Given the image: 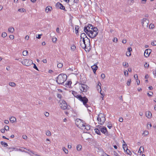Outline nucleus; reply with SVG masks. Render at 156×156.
<instances>
[{"label": "nucleus", "mask_w": 156, "mask_h": 156, "mask_svg": "<svg viewBox=\"0 0 156 156\" xmlns=\"http://www.w3.org/2000/svg\"><path fill=\"white\" fill-rule=\"evenodd\" d=\"M94 27H93L91 24H88L87 26H85L84 28V31L85 32L87 35L89 34L91 31L93 30Z\"/></svg>", "instance_id": "39448f33"}, {"label": "nucleus", "mask_w": 156, "mask_h": 156, "mask_svg": "<svg viewBox=\"0 0 156 156\" xmlns=\"http://www.w3.org/2000/svg\"><path fill=\"white\" fill-rule=\"evenodd\" d=\"M1 144L2 145H4L5 147H6L8 146V144L7 143L3 141H1Z\"/></svg>", "instance_id": "bb28decb"}, {"label": "nucleus", "mask_w": 156, "mask_h": 156, "mask_svg": "<svg viewBox=\"0 0 156 156\" xmlns=\"http://www.w3.org/2000/svg\"><path fill=\"white\" fill-rule=\"evenodd\" d=\"M33 65H34V66H33L34 68L36 69L37 70H38V69L37 67V66H36V64H35L33 63Z\"/></svg>", "instance_id": "c03bdc74"}, {"label": "nucleus", "mask_w": 156, "mask_h": 156, "mask_svg": "<svg viewBox=\"0 0 156 156\" xmlns=\"http://www.w3.org/2000/svg\"><path fill=\"white\" fill-rule=\"evenodd\" d=\"M91 68L92 69L94 73H96L97 70L98 69V67L97 66V64H94L93 66H91Z\"/></svg>", "instance_id": "4468645a"}, {"label": "nucleus", "mask_w": 156, "mask_h": 156, "mask_svg": "<svg viewBox=\"0 0 156 156\" xmlns=\"http://www.w3.org/2000/svg\"><path fill=\"white\" fill-rule=\"evenodd\" d=\"M146 115L147 118L150 119L151 117L152 114L150 112L148 111L146 112Z\"/></svg>", "instance_id": "2eb2a0df"}, {"label": "nucleus", "mask_w": 156, "mask_h": 156, "mask_svg": "<svg viewBox=\"0 0 156 156\" xmlns=\"http://www.w3.org/2000/svg\"><path fill=\"white\" fill-rule=\"evenodd\" d=\"M57 40V39L56 38H53L52 39V41L53 42H55Z\"/></svg>", "instance_id": "603ef678"}, {"label": "nucleus", "mask_w": 156, "mask_h": 156, "mask_svg": "<svg viewBox=\"0 0 156 156\" xmlns=\"http://www.w3.org/2000/svg\"><path fill=\"white\" fill-rule=\"evenodd\" d=\"M57 97L58 98L61 99L62 98V95L61 94H58L57 95Z\"/></svg>", "instance_id": "bf43d9fd"}, {"label": "nucleus", "mask_w": 156, "mask_h": 156, "mask_svg": "<svg viewBox=\"0 0 156 156\" xmlns=\"http://www.w3.org/2000/svg\"><path fill=\"white\" fill-rule=\"evenodd\" d=\"M63 151H64L65 153L67 154L68 153V150L66 149L65 147H64L62 148Z\"/></svg>", "instance_id": "c756f323"}, {"label": "nucleus", "mask_w": 156, "mask_h": 156, "mask_svg": "<svg viewBox=\"0 0 156 156\" xmlns=\"http://www.w3.org/2000/svg\"><path fill=\"white\" fill-rule=\"evenodd\" d=\"M151 45L153 46L156 45V41H154L151 42Z\"/></svg>", "instance_id": "49530a36"}, {"label": "nucleus", "mask_w": 156, "mask_h": 156, "mask_svg": "<svg viewBox=\"0 0 156 156\" xmlns=\"http://www.w3.org/2000/svg\"><path fill=\"white\" fill-rule=\"evenodd\" d=\"M23 55L24 56H26L27 55V54L26 53V52L24 51H23Z\"/></svg>", "instance_id": "69168bd1"}, {"label": "nucleus", "mask_w": 156, "mask_h": 156, "mask_svg": "<svg viewBox=\"0 0 156 156\" xmlns=\"http://www.w3.org/2000/svg\"><path fill=\"white\" fill-rule=\"evenodd\" d=\"M114 154L115 156H120L115 151H114Z\"/></svg>", "instance_id": "de8ad7c7"}, {"label": "nucleus", "mask_w": 156, "mask_h": 156, "mask_svg": "<svg viewBox=\"0 0 156 156\" xmlns=\"http://www.w3.org/2000/svg\"><path fill=\"white\" fill-rule=\"evenodd\" d=\"M18 11L20 12H26V10L23 8L19 9L18 10Z\"/></svg>", "instance_id": "473e14b6"}, {"label": "nucleus", "mask_w": 156, "mask_h": 156, "mask_svg": "<svg viewBox=\"0 0 156 156\" xmlns=\"http://www.w3.org/2000/svg\"><path fill=\"white\" fill-rule=\"evenodd\" d=\"M151 50L150 49H146L144 53V55L146 57H148L150 53L151 52Z\"/></svg>", "instance_id": "9b49d317"}, {"label": "nucleus", "mask_w": 156, "mask_h": 156, "mask_svg": "<svg viewBox=\"0 0 156 156\" xmlns=\"http://www.w3.org/2000/svg\"><path fill=\"white\" fill-rule=\"evenodd\" d=\"M148 131H145L143 133V135H144V136L148 135Z\"/></svg>", "instance_id": "58836bf2"}, {"label": "nucleus", "mask_w": 156, "mask_h": 156, "mask_svg": "<svg viewBox=\"0 0 156 156\" xmlns=\"http://www.w3.org/2000/svg\"><path fill=\"white\" fill-rule=\"evenodd\" d=\"M52 9V8L51 7L49 6H47L46 7V9L45 11L47 12H48V11H51V9Z\"/></svg>", "instance_id": "4be33fe9"}, {"label": "nucleus", "mask_w": 156, "mask_h": 156, "mask_svg": "<svg viewBox=\"0 0 156 156\" xmlns=\"http://www.w3.org/2000/svg\"><path fill=\"white\" fill-rule=\"evenodd\" d=\"M123 141L124 142V144L122 145V147L124 151H126V149H127V148H128L127 145L126 144L124 140H123Z\"/></svg>", "instance_id": "aec40b11"}, {"label": "nucleus", "mask_w": 156, "mask_h": 156, "mask_svg": "<svg viewBox=\"0 0 156 156\" xmlns=\"http://www.w3.org/2000/svg\"><path fill=\"white\" fill-rule=\"evenodd\" d=\"M131 55L130 52L129 51H127L126 53V55L128 56H130Z\"/></svg>", "instance_id": "09e8293b"}, {"label": "nucleus", "mask_w": 156, "mask_h": 156, "mask_svg": "<svg viewBox=\"0 0 156 156\" xmlns=\"http://www.w3.org/2000/svg\"><path fill=\"white\" fill-rule=\"evenodd\" d=\"M105 118L104 117H103L102 118H100L99 119L100 121H98V123L100 124V125H102L104 123L105 121Z\"/></svg>", "instance_id": "ddd939ff"}, {"label": "nucleus", "mask_w": 156, "mask_h": 156, "mask_svg": "<svg viewBox=\"0 0 156 156\" xmlns=\"http://www.w3.org/2000/svg\"><path fill=\"white\" fill-rule=\"evenodd\" d=\"M98 29L97 27H94L93 30L91 31L89 34H87V35L91 38H94L97 36L98 32Z\"/></svg>", "instance_id": "20e7f679"}, {"label": "nucleus", "mask_w": 156, "mask_h": 156, "mask_svg": "<svg viewBox=\"0 0 156 156\" xmlns=\"http://www.w3.org/2000/svg\"><path fill=\"white\" fill-rule=\"evenodd\" d=\"M150 94H149V93H147V94L149 96V97H151L152 96V95H153V93L152 92H151V91H150L149 92Z\"/></svg>", "instance_id": "ea45409f"}, {"label": "nucleus", "mask_w": 156, "mask_h": 156, "mask_svg": "<svg viewBox=\"0 0 156 156\" xmlns=\"http://www.w3.org/2000/svg\"><path fill=\"white\" fill-rule=\"evenodd\" d=\"M107 127L109 129H111V128L112 127V125L111 123V122H108V124L107 126Z\"/></svg>", "instance_id": "4c0bfd02"}, {"label": "nucleus", "mask_w": 156, "mask_h": 156, "mask_svg": "<svg viewBox=\"0 0 156 156\" xmlns=\"http://www.w3.org/2000/svg\"><path fill=\"white\" fill-rule=\"evenodd\" d=\"M9 120L12 122H14L16 121V118L14 117H11L10 119Z\"/></svg>", "instance_id": "412c9836"}, {"label": "nucleus", "mask_w": 156, "mask_h": 156, "mask_svg": "<svg viewBox=\"0 0 156 156\" xmlns=\"http://www.w3.org/2000/svg\"><path fill=\"white\" fill-rule=\"evenodd\" d=\"M124 74L125 76H128V73L127 71L124 72Z\"/></svg>", "instance_id": "8fccbe9b"}, {"label": "nucleus", "mask_w": 156, "mask_h": 156, "mask_svg": "<svg viewBox=\"0 0 156 156\" xmlns=\"http://www.w3.org/2000/svg\"><path fill=\"white\" fill-rule=\"evenodd\" d=\"M132 49L131 47H129L127 49V51H129L130 52L131 51H132Z\"/></svg>", "instance_id": "4d7b16f0"}, {"label": "nucleus", "mask_w": 156, "mask_h": 156, "mask_svg": "<svg viewBox=\"0 0 156 156\" xmlns=\"http://www.w3.org/2000/svg\"><path fill=\"white\" fill-rule=\"evenodd\" d=\"M8 31L10 32L13 33L14 31V29L13 27H11L9 28Z\"/></svg>", "instance_id": "b1692460"}, {"label": "nucleus", "mask_w": 156, "mask_h": 156, "mask_svg": "<svg viewBox=\"0 0 156 156\" xmlns=\"http://www.w3.org/2000/svg\"><path fill=\"white\" fill-rule=\"evenodd\" d=\"M82 147V146L81 145H78L76 147L77 150L78 151H80L81 150Z\"/></svg>", "instance_id": "393cba45"}, {"label": "nucleus", "mask_w": 156, "mask_h": 156, "mask_svg": "<svg viewBox=\"0 0 156 156\" xmlns=\"http://www.w3.org/2000/svg\"><path fill=\"white\" fill-rule=\"evenodd\" d=\"M79 29V26H76L75 27V30H78Z\"/></svg>", "instance_id": "e2e57ef3"}, {"label": "nucleus", "mask_w": 156, "mask_h": 156, "mask_svg": "<svg viewBox=\"0 0 156 156\" xmlns=\"http://www.w3.org/2000/svg\"><path fill=\"white\" fill-rule=\"evenodd\" d=\"M67 78V76L66 74H61L56 78V81L59 84H62L66 80Z\"/></svg>", "instance_id": "f03ea898"}, {"label": "nucleus", "mask_w": 156, "mask_h": 156, "mask_svg": "<svg viewBox=\"0 0 156 156\" xmlns=\"http://www.w3.org/2000/svg\"><path fill=\"white\" fill-rule=\"evenodd\" d=\"M63 64L61 63H59L57 64V66L59 68H61L63 66Z\"/></svg>", "instance_id": "7c9ffc66"}, {"label": "nucleus", "mask_w": 156, "mask_h": 156, "mask_svg": "<svg viewBox=\"0 0 156 156\" xmlns=\"http://www.w3.org/2000/svg\"><path fill=\"white\" fill-rule=\"evenodd\" d=\"M149 66V64H147V63H146L144 65V66L145 67H148Z\"/></svg>", "instance_id": "052dcab7"}, {"label": "nucleus", "mask_w": 156, "mask_h": 156, "mask_svg": "<svg viewBox=\"0 0 156 156\" xmlns=\"http://www.w3.org/2000/svg\"><path fill=\"white\" fill-rule=\"evenodd\" d=\"M56 6L59 9L64 10L66 11V10L65 9V6L60 2H58L56 3Z\"/></svg>", "instance_id": "9d476101"}, {"label": "nucleus", "mask_w": 156, "mask_h": 156, "mask_svg": "<svg viewBox=\"0 0 156 156\" xmlns=\"http://www.w3.org/2000/svg\"><path fill=\"white\" fill-rule=\"evenodd\" d=\"M100 130L102 133L105 134L106 135H107L108 134L107 128L105 127H103L101 128L100 129Z\"/></svg>", "instance_id": "f8f14e48"}, {"label": "nucleus", "mask_w": 156, "mask_h": 156, "mask_svg": "<svg viewBox=\"0 0 156 156\" xmlns=\"http://www.w3.org/2000/svg\"><path fill=\"white\" fill-rule=\"evenodd\" d=\"M80 43L81 47L83 48L86 49H90V40L88 38H86L80 40Z\"/></svg>", "instance_id": "f257e3e1"}, {"label": "nucleus", "mask_w": 156, "mask_h": 156, "mask_svg": "<svg viewBox=\"0 0 156 156\" xmlns=\"http://www.w3.org/2000/svg\"><path fill=\"white\" fill-rule=\"evenodd\" d=\"M104 115L102 113H100L98 114V117L97 118V119L98 121H99V119L104 117Z\"/></svg>", "instance_id": "6ab92c4d"}, {"label": "nucleus", "mask_w": 156, "mask_h": 156, "mask_svg": "<svg viewBox=\"0 0 156 156\" xmlns=\"http://www.w3.org/2000/svg\"><path fill=\"white\" fill-rule=\"evenodd\" d=\"M72 93L75 97L78 99H79V98H80V96H81L80 95H78L77 93L74 91H72Z\"/></svg>", "instance_id": "dca6fc26"}, {"label": "nucleus", "mask_w": 156, "mask_h": 156, "mask_svg": "<svg viewBox=\"0 0 156 156\" xmlns=\"http://www.w3.org/2000/svg\"><path fill=\"white\" fill-rule=\"evenodd\" d=\"M5 129H1V130H0V131L2 133H4L5 132Z\"/></svg>", "instance_id": "0e129e2a"}, {"label": "nucleus", "mask_w": 156, "mask_h": 156, "mask_svg": "<svg viewBox=\"0 0 156 156\" xmlns=\"http://www.w3.org/2000/svg\"><path fill=\"white\" fill-rule=\"evenodd\" d=\"M6 131H7V130H9V127L8 126H5L4 127V129Z\"/></svg>", "instance_id": "a19ab883"}, {"label": "nucleus", "mask_w": 156, "mask_h": 156, "mask_svg": "<svg viewBox=\"0 0 156 156\" xmlns=\"http://www.w3.org/2000/svg\"><path fill=\"white\" fill-rule=\"evenodd\" d=\"M141 149H143V151H144V147H143L141 146L140 147V148L139 151H138V152L140 153H142V151L141 150Z\"/></svg>", "instance_id": "79ce46f5"}, {"label": "nucleus", "mask_w": 156, "mask_h": 156, "mask_svg": "<svg viewBox=\"0 0 156 156\" xmlns=\"http://www.w3.org/2000/svg\"><path fill=\"white\" fill-rule=\"evenodd\" d=\"M21 63L24 65L28 66L33 64L32 60L25 59L23 61H21Z\"/></svg>", "instance_id": "6e6552de"}, {"label": "nucleus", "mask_w": 156, "mask_h": 156, "mask_svg": "<svg viewBox=\"0 0 156 156\" xmlns=\"http://www.w3.org/2000/svg\"><path fill=\"white\" fill-rule=\"evenodd\" d=\"M46 134L47 136H50L51 135V133L50 131L49 130H47L46 132Z\"/></svg>", "instance_id": "72a5a7b5"}, {"label": "nucleus", "mask_w": 156, "mask_h": 156, "mask_svg": "<svg viewBox=\"0 0 156 156\" xmlns=\"http://www.w3.org/2000/svg\"><path fill=\"white\" fill-rule=\"evenodd\" d=\"M101 90H100V93L102 95V96L101 97V98H102V100H103L104 97V94H103V93H101Z\"/></svg>", "instance_id": "37998d69"}, {"label": "nucleus", "mask_w": 156, "mask_h": 156, "mask_svg": "<svg viewBox=\"0 0 156 156\" xmlns=\"http://www.w3.org/2000/svg\"><path fill=\"white\" fill-rule=\"evenodd\" d=\"M88 38L86 34L84 33H82L80 35V39L82 40V39H83L84 38Z\"/></svg>", "instance_id": "a211bd4d"}, {"label": "nucleus", "mask_w": 156, "mask_h": 156, "mask_svg": "<svg viewBox=\"0 0 156 156\" xmlns=\"http://www.w3.org/2000/svg\"><path fill=\"white\" fill-rule=\"evenodd\" d=\"M131 82V79H129L127 82V84L128 86H129L130 85V83Z\"/></svg>", "instance_id": "f704fd0d"}, {"label": "nucleus", "mask_w": 156, "mask_h": 156, "mask_svg": "<svg viewBox=\"0 0 156 156\" xmlns=\"http://www.w3.org/2000/svg\"><path fill=\"white\" fill-rule=\"evenodd\" d=\"M72 83V82L71 81H68L67 82V83L66 84V85H67L68 86H69Z\"/></svg>", "instance_id": "3c124183"}, {"label": "nucleus", "mask_w": 156, "mask_h": 156, "mask_svg": "<svg viewBox=\"0 0 156 156\" xmlns=\"http://www.w3.org/2000/svg\"><path fill=\"white\" fill-rule=\"evenodd\" d=\"M151 126H152V125L151 123H148L147 124V128L148 129H150Z\"/></svg>", "instance_id": "e433bc0d"}, {"label": "nucleus", "mask_w": 156, "mask_h": 156, "mask_svg": "<svg viewBox=\"0 0 156 156\" xmlns=\"http://www.w3.org/2000/svg\"><path fill=\"white\" fill-rule=\"evenodd\" d=\"M78 99L83 103V105L86 107L88 108L89 107V106L87 104L88 101V100L86 97H82L81 96H80Z\"/></svg>", "instance_id": "423d86ee"}, {"label": "nucleus", "mask_w": 156, "mask_h": 156, "mask_svg": "<svg viewBox=\"0 0 156 156\" xmlns=\"http://www.w3.org/2000/svg\"><path fill=\"white\" fill-rule=\"evenodd\" d=\"M76 125L79 127L81 129H83L84 127L85 129L87 130H89L90 128V126L89 125H87L86 126L84 125L83 122H81V120L79 119V121H77L76 123Z\"/></svg>", "instance_id": "7ed1b4c3"}, {"label": "nucleus", "mask_w": 156, "mask_h": 156, "mask_svg": "<svg viewBox=\"0 0 156 156\" xmlns=\"http://www.w3.org/2000/svg\"><path fill=\"white\" fill-rule=\"evenodd\" d=\"M148 20H147L146 18H144L143 21L141 23L142 24L143 26H144V22H145V23L147 26L148 25Z\"/></svg>", "instance_id": "f3484780"}, {"label": "nucleus", "mask_w": 156, "mask_h": 156, "mask_svg": "<svg viewBox=\"0 0 156 156\" xmlns=\"http://www.w3.org/2000/svg\"><path fill=\"white\" fill-rule=\"evenodd\" d=\"M118 41V39H117V38H114V39L113 40V42H117V41Z\"/></svg>", "instance_id": "680f3d73"}, {"label": "nucleus", "mask_w": 156, "mask_h": 156, "mask_svg": "<svg viewBox=\"0 0 156 156\" xmlns=\"http://www.w3.org/2000/svg\"><path fill=\"white\" fill-rule=\"evenodd\" d=\"M76 46L74 45H73L71 47V49L73 51H74L75 50V49H76Z\"/></svg>", "instance_id": "a18cd8bd"}, {"label": "nucleus", "mask_w": 156, "mask_h": 156, "mask_svg": "<svg viewBox=\"0 0 156 156\" xmlns=\"http://www.w3.org/2000/svg\"><path fill=\"white\" fill-rule=\"evenodd\" d=\"M4 122L6 124H7L8 123H9V121L8 120H5V121H4Z\"/></svg>", "instance_id": "774afa93"}, {"label": "nucleus", "mask_w": 156, "mask_h": 156, "mask_svg": "<svg viewBox=\"0 0 156 156\" xmlns=\"http://www.w3.org/2000/svg\"><path fill=\"white\" fill-rule=\"evenodd\" d=\"M62 103L60 104L59 106L63 110H65L67 108V105L66 102L65 101H63L62 102Z\"/></svg>", "instance_id": "1a4fd4ad"}, {"label": "nucleus", "mask_w": 156, "mask_h": 156, "mask_svg": "<svg viewBox=\"0 0 156 156\" xmlns=\"http://www.w3.org/2000/svg\"><path fill=\"white\" fill-rule=\"evenodd\" d=\"M79 84L81 85L80 86V88L81 91L86 92L88 90L89 87L87 85L81 83H80Z\"/></svg>", "instance_id": "0eeeda50"}, {"label": "nucleus", "mask_w": 156, "mask_h": 156, "mask_svg": "<svg viewBox=\"0 0 156 156\" xmlns=\"http://www.w3.org/2000/svg\"><path fill=\"white\" fill-rule=\"evenodd\" d=\"M123 65L125 66V67H128L129 66L128 63H126V62H124L122 63Z\"/></svg>", "instance_id": "cd10ccee"}, {"label": "nucleus", "mask_w": 156, "mask_h": 156, "mask_svg": "<svg viewBox=\"0 0 156 156\" xmlns=\"http://www.w3.org/2000/svg\"><path fill=\"white\" fill-rule=\"evenodd\" d=\"M9 37L11 39H13L14 38V37L13 35H10V36H9Z\"/></svg>", "instance_id": "5fc2aeb1"}, {"label": "nucleus", "mask_w": 156, "mask_h": 156, "mask_svg": "<svg viewBox=\"0 0 156 156\" xmlns=\"http://www.w3.org/2000/svg\"><path fill=\"white\" fill-rule=\"evenodd\" d=\"M125 152H126V153L127 154L130 155L132 153L128 149V148H127V149H126V151H125Z\"/></svg>", "instance_id": "a878e982"}, {"label": "nucleus", "mask_w": 156, "mask_h": 156, "mask_svg": "<svg viewBox=\"0 0 156 156\" xmlns=\"http://www.w3.org/2000/svg\"><path fill=\"white\" fill-rule=\"evenodd\" d=\"M9 84L10 86L12 87H14L16 86V84L14 82H9Z\"/></svg>", "instance_id": "c85d7f7f"}, {"label": "nucleus", "mask_w": 156, "mask_h": 156, "mask_svg": "<svg viewBox=\"0 0 156 156\" xmlns=\"http://www.w3.org/2000/svg\"><path fill=\"white\" fill-rule=\"evenodd\" d=\"M95 133L101 135V133L100 130L98 128H95L94 129Z\"/></svg>", "instance_id": "5701e85b"}, {"label": "nucleus", "mask_w": 156, "mask_h": 156, "mask_svg": "<svg viewBox=\"0 0 156 156\" xmlns=\"http://www.w3.org/2000/svg\"><path fill=\"white\" fill-rule=\"evenodd\" d=\"M44 115L48 117V116H49V113L48 112H45L44 114Z\"/></svg>", "instance_id": "6e6d98bb"}, {"label": "nucleus", "mask_w": 156, "mask_h": 156, "mask_svg": "<svg viewBox=\"0 0 156 156\" xmlns=\"http://www.w3.org/2000/svg\"><path fill=\"white\" fill-rule=\"evenodd\" d=\"M42 35V34H38L37 35V36H36V37L38 39H40L41 38V37Z\"/></svg>", "instance_id": "13d9d810"}, {"label": "nucleus", "mask_w": 156, "mask_h": 156, "mask_svg": "<svg viewBox=\"0 0 156 156\" xmlns=\"http://www.w3.org/2000/svg\"><path fill=\"white\" fill-rule=\"evenodd\" d=\"M123 121V119L122 118H120L119 119V121L120 122H122Z\"/></svg>", "instance_id": "338daca9"}, {"label": "nucleus", "mask_w": 156, "mask_h": 156, "mask_svg": "<svg viewBox=\"0 0 156 156\" xmlns=\"http://www.w3.org/2000/svg\"><path fill=\"white\" fill-rule=\"evenodd\" d=\"M101 84L99 83H98V86H97V88L98 91H99V89L100 90H101Z\"/></svg>", "instance_id": "2f4dec72"}, {"label": "nucleus", "mask_w": 156, "mask_h": 156, "mask_svg": "<svg viewBox=\"0 0 156 156\" xmlns=\"http://www.w3.org/2000/svg\"><path fill=\"white\" fill-rule=\"evenodd\" d=\"M101 77L102 78V79H104L105 77V75L104 74V73H102L101 74Z\"/></svg>", "instance_id": "864d4df0"}, {"label": "nucleus", "mask_w": 156, "mask_h": 156, "mask_svg": "<svg viewBox=\"0 0 156 156\" xmlns=\"http://www.w3.org/2000/svg\"><path fill=\"white\" fill-rule=\"evenodd\" d=\"M7 35V33L6 32H2V37H6Z\"/></svg>", "instance_id": "c9c22d12"}]
</instances>
